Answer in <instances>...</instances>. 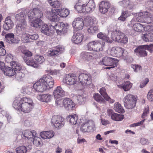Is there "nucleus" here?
<instances>
[{
    "label": "nucleus",
    "instance_id": "39",
    "mask_svg": "<svg viewBox=\"0 0 153 153\" xmlns=\"http://www.w3.org/2000/svg\"><path fill=\"white\" fill-rule=\"evenodd\" d=\"M142 39L146 42L153 41V33H149L145 34L142 36Z\"/></svg>",
    "mask_w": 153,
    "mask_h": 153
},
{
    "label": "nucleus",
    "instance_id": "4",
    "mask_svg": "<svg viewBox=\"0 0 153 153\" xmlns=\"http://www.w3.org/2000/svg\"><path fill=\"white\" fill-rule=\"evenodd\" d=\"M21 103V110L24 113L30 112L34 107V105L32 99L27 97L22 98L20 100Z\"/></svg>",
    "mask_w": 153,
    "mask_h": 153
},
{
    "label": "nucleus",
    "instance_id": "47",
    "mask_svg": "<svg viewBox=\"0 0 153 153\" xmlns=\"http://www.w3.org/2000/svg\"><path fill=\"white\" fill-rule=\"evenodd\" d=\"M22 52L23 54V55L22 56V57L24 60V57L27 59L31 56L33 55V53L27 50H23L22 51Z\"/></svg>",
    "mask_w": 153,
    "mask_h": 153
},
{
    "label": "nucleus",
    "instance_id": "13",
    "mask_svg": "<svg viewBox=\"0 0 153 153\" xmlns=\"http://www.w3.org/2000/svg\"><path fill=\"white\" fill-rule=\"evenodd\" d=\"M64 50L62 46H57L49 50L47 53V55L50 57H56L61 54Z\"/></svg>",
    "mask_w": 153,
    "mask_h": 153
},
{
    "label": "nucleus",
    "instance_id": "60",
    "mask_svg": "<svg viewBox=\"0 0 153 153\" xmlns=\"http://www.w3.org/2000/svg\"><path fill=\"white\" fill-rule=\"evenodd\" d=\"M147 98L150 101H153V89L149 90L147 95Z\"/></svg>",
    "mask_w": 153,
    "mask_h": 153
},
{
    "label": "nucleus",
    "instance_id": "42",
    "mask_svg": "<svg viewBox=\"0 0 153 153\" xmlns=\"http://www.w3.org/2000/svg\"><path fill=\"white\" fill-rule=\"evenodd\" d=\"M87 124L88 126V132L93 131L95 128V125L94 122L92 120H89Z\"/></svg>",
    "mask_w": 153,
    "mask_h": 153
},
{
    "label": "nucleus",
    "instance_id": "19",
    "mask_svg": "<svg viewBox=\"0 0 153 153\" xmlns=\"http://www.w3.org/2000/svg\"><path fill=\"white\" fill-rule=\"evenodd\" d=\"M110 7V4L108 2L103 1L99 4V10L102 14L107 13Z\"/></svg>",
    "mask_w": 153,
    "mask_h": 153
},
{
    "label": "nucleus",
    "instance_id": "11",
    "mask_svg": "<svg viewBox=\"0 0 153 153\" xmlns=\"http://www.w3.org/2000/svg\"><path fill=\"white\" fill-rule=\"evenodd\" d=\"M52 28H55L58 35H61L67 33L68 25L67 23L64 24L63 22H60L56 24L54 27L52 26Z\"/></svg>",
    "mask_w": 153,
    "mask_h": 153
},
{
    "label": "nucleus",
    "instance_id": "18",
    "mask_svg": "<svg viewBox=\"0 0 153 153\" xmlns=\"http://www.w3.org/2000/svg\"><path fill=\"white\" fill-rule=\"evenodd\" d=\"M27 25V23L25 22L23 23H20L17 24L16 30L18 35H22V37H24V34L26 31H25V29Z\"/></svg>",
    "mask_w": 153,
    "mask_h": 153
},
{
    "label": "nucleus",
    "instance_id": "30",
    "mask_svg": "<svg viewBox=\"0 0 153 153\" xmlns=\"http://www.w3.org/2000/svg\"><path fill=\"white\" fill-rule=\"evenodd\" d=\"M54 135V133L52 131H43L40 134L41 137L44 139L50 138L53 137Z\"/></svg>",
    "mask_w": 153,
    "mask_h": 153
},
{
    "label": "nucleus",
    "instance_id": "17",
    "mask_svg": "<svg viewBox=\"0 0 153 153\" xmlns=\"http://www.w3.org/2000/svg\"><path fill=\"white\" fill-rule=\"evenodd\" d=\"M65 92L63 90L61 86H58L55 89L53 94L55 98H59L65 96Z\"/></svg>",
    "mask_w": 153,
    "mask_h": 153
},
{
    "label": "nucleus",
    "instance_id": "44",
    "mask_svg": "<svg viewBox=\"0 0 153 153\" xmlns=\"http://www.w3.org/2000/svg\"><path fill=\"white\" fill-rule=\"evenodd\" d=\"M84 7L79 2L76 3L74 6L75 8L79 13H85V11H86V10L84 9Z\"/></svg>",
    "mask_w": 153,
    "mask_h": 153
},
{
    "label": "nucleus",
    "instance_id": "43",
    "mask_svg": "<svg viewBox=\"0 0 153 153\" xmlns=\"http://www.w3.org/2000/svg\"><path fill=\"white\" fill-rule=\"evenodd\" d=\"M98 29L97 26L94 23L91 25L88 29V32L91 34H93L96 33L98 32Z\"/></svg>",
    "mask_w": 153,
    "mask_h": 153
},
{
    "label": "nucleus",
    "instance_id": "21",
    "mask_svg": "<svg viewBox=\"0 0 153 153\" xmlns=\"http://www.w3.org/2000/svg\"><path fill=\"white\" fill-rule=\"evenodd\" d=\"M80 57L82 60L88 62L92 59L93 54L89 52H83L81 53Z\"/></svg>",
    "mask_w": 153,
    "mask_h": 153
},
{
    "label": "nucleus",
    "instance_id": "59",
    "mask_svg": "<svg viewBox=\"0 0 153 153\" xmlns=\"http://www.w3.org/2000/svg\"><path fill=\"white\" fill-rule=\"evenodd\" d=\"M14 34L12 33H10L6 34L5 36V38L7 42L9 43L12 39L14 37Z\"/></svg>",
    "mask_w": 153,
    "mask_h": 153
},
{
    "label": "nucleus",
    "instance_id": "62",
    "mask_svg": "<svg viewBox=\"0 0 153 153\" xmlns=\"http://www.w3.org/2000/svg\"><path fill=\"white\" fill-rule=\"evenodd\" d=\"M87 123L82 124L80 128V131L83 132H88Z\"/></svg>",
    "mask_w": 153,
    "mask_h": 153
},
{
    "label": "nucleus",
    "instance_id": "10",
    "mask_svg": "<svg viewBox=\"0 0 153 153\" xmlns=\"http://www.w3.org/2000/svg\"><path fill=\"white\" fill-rule=\"evenodd\" d=\"M65 122V119L60 116H53L51 120L52 126L54 128H57L63 127Z\"/></svg>",
    "mask_w": 153,
    "mask_h": 153
},
{
    "label": "nucleus",
    "instance_id": "7",
    "mask_svg": "<svg viewBox=\"0 0 153 153\" xmlns=\"http://www.w3.org/2000/svg\"><path fill=\"white\" fill-rule=\"evenodd\" d=\"M124 105L128 109H132L136 105V100L135 97L128 94L124 98Z\"/></svg>",
    "mask_w": 153,
    "mask_h": 153
},
{
    "label": "nucleus",
    "instance_id": "22",
    "mask_svg": "<svg viewBox=\"0 0 153 153\" xmlns=\"http://www.w3.org/2000/svg\"><path fill=\"white\" fill-rule=\"evenodd\" d=\"M23 136L27 139H33L36 135V132L33 130L31 131L28 130H26L22 133Z\"/></svg>",
    "mask_w": 153,
    "mask_h": 153
},
{
    "label": "nucleus",
    "instance_id": "35",
    "mask_svg": "<svg viewBox=\"0 0 153 153\" xmlns=\"http://www.w3.org/2000/svg\"><path fill=\"white\" fill-rule=\"evenodd\" d=\"M79 2L84 7L88 4V6H91L93 7L94 5V0H79Z\"/></svg>",
    "mask_w": 153,
    "mask_h": 153
},
{
    "label": "nucleus",
    "instance_id": "63",
    "mask_svg": "<svg viewBox=\"0 0 153 153\" xmlns=\"http://www.w3.org/2000/svg\"><path fill=\"white\" fill-rule=\"evenodd\" d=\"M131 67L134 69V71L137 72L142 70V68L140 65H131Z\"/></svg>",
    "mask_w": 153,
    "mask_h": 153
},
{
    "label": "nucleus",
    "instance_id": "31",
    "mask_svg": "<svg viewBox=\"0 0 153 153\" xmlns=\"http://www.w3.org/2000/svg\"><path fill=\"white\" fill-rule=\"evenodd\" d=\"M24 61L28 65L30 66L35 68H36L39 66V65L34 61V59L32 58L27 59L24 57Z\"/></svg>",
    "mask_w": 153,
    "mask_h": 153
},
{
    "label": "nucleus",
    "instance_id": "58",
    "mask_svg": "<svg viewBox=\"0 0 153 153\" xmlns=\"http://www.w3.org/2000/svg\"><path fill=\"white\" fill-rule=\"evenodd\" d=\"M147 14H146L145 16V19L143 23H147V24H149L152 23L153 20V16H147L146 17V15Z\"/></svg>",
    "mask_w": 153,
    "mask_h": 153
},
{
    "label": "nucleus",
    "instance_id": "12",
    "mask_svg": "<svg viewBox=\"0 0 153 153\" xmlns=\"http://www.w3.org/2000/svg\"><path fill=\"white\" fill-rule=\"evenodd\" d=\"M79 79L80 82L83 85H89L92 82L91 76L89 74H80L79 76Z\"/></svg>",
    "mask_w": 153,
    "mask_h": 153
},
{
    "label": "nucleus",
    "instance_id": "1",
    "mask_svg": "<svg viewBox=\"0 0 153 153\" xmlns=\"http://www.w3.org/2000/svg\"><path fill=\"white\" fill-rule=\"evenodd\" d=\"M54 84L53 79L49 75L44 76L33 85L37 91L42 92L47 89L52 88Z\"/></svg>",
    "mask_w": 153,
    "mask_h": 153
},
{
    "label": "nucleus",
    "instance_id": "51",
    "mask_svg": "<svg viewBox=\"0 0 153 153\" xmlns=\"http://www.w3.org/2000/svg\"><path fill=\"white\" fill-rule=\"evenodd\" d=\"M17 153H26L27 151V148L25 146H20L16 149Z\"/></svg>",
    "mask_w": 153,
    "mask_h": 153
},
{
    "label": "nucleus",
    "instance_id": "48",
    "mask_svg": "<svg viewBox=\"0 0 153 153\" xmlns=\"http://www.w3.org/2000/svg\"><path fill=\"white\" fill-rule=\"evenodd\" d=\"M77 100L78 103L80 105L83 104L85 103L86 99L83 95H79L77 96Z\"/></svg>",
    "mask_w": 153,
    "mask_h": 153
},
{
    "label": "nucleus",
    "instance_id": "45",
    "mask_svg": "<svg viewBox=\"0 0 153 153\" xmlns=\"http://www.w3.org/2000/svg\"><path fill=\"white\" fill-rule=\"evenodd\" d=\"M34 58L36 61L39 64H42L45 61V59L44 56L39 54L36 55Z\"/></svg>",
    "mask_w": 153,
    "mask_h": 153
},
{
    "label": "nucleus",
    "instance_id": "49",
    "mask_svg": "<svg viewBox=\"0 0 153 153\" xmlns=\"http://www.w3.org/2000/svg\"><path fill=\"white\" fill-rule=\"evenodd\" d=\"M21 103H20V100H16L13 102V106L16 109L19 110H21Z\"/></svg>",
    "mask_w": 153,
    "mask_h": 153
},
{
    "label": "nucleus",
    "instance_id": "5",
    "mask_svg": "<svg viewBox=\"0 0 153 153\" xmlns=\"http://www.w3.org/2000/svg\"><path fill=\"white\" fill-rule=\"evenodd\" d=\"M111 36L112 38L115 42L123 44H126L128 42V38L121 32L114 31Z\"/></svg>",
    "mask_w": 153,
    "mask_h": 153
},
{
    "label": "nucleus",
    "instance_id": "61",
    "mask_svg": "<svg viewBox=\"0 0 153 153\" xmlns=\"http://www.w3.org/2000/svg\"><path fill=\"white\" fill-rule=\"evenodd\" d=\"M149 107L148 105H147L145 107L143 112L142 115V118H145L147 116V115L149 114Z\"/></svg>",
    "mask_w": 153,
    "mask_h": 153
},
{
    "label": "nucleus",
    "instance_id": "36",
    "mask_svg": "<svg viewBox=\"0 0 153 153\" xmlns=\"http://www.w3.org/2000/svg\"><path fill=\"white\" fill-rule=\"evenodd\" d=\"M97 37L98 38L102 39L108 43H111L112 41L108 37H107L104 33L100 32L97 35Z\"/></svg>",
    "mask_w": 153,
    "mask_h": 153
},
{
    "label": "nucleus",
    "instance_id": "41",
    "mask_svg": "<svg viewBox=\"0 0 153 153\" xmlns=\"http://www.w3.org/2000/svg\"><path fill=\"white\" fill-rule=\"evenodd\" d=\"M114 109L116 112L119 113H122L124 112V109L121 104L118 102H116L114 104Z\"/></svg>",
    "mask_w": 153,
    "mask_h": 153
},
{
    "label": "nucleus",
    "instance_id": "16",
    "mask_svg": "<svg viewBox=\"0 0 153 153\" xmlns=\"http://www.w3.org/2000/svg\"><path fill=\"white\" fill-rule=\"evenodd\" d=\"M84 26L83 20L82 18L79 17L76 18L73 22V27L77 30L82 29Z\"/></svg>",
    "mask_w": 153,
    "mask_h": 153
},
{
    "label": "nucleus",
    "instance_id": "57",
    "mask_svg": "<svg viewBox=\"0 0 153 153\" xmlns=\"http://www.w3.org/2000/svg\"><path fill=\"white\" fill-rule=\"evenodd\" d=\"M128 16H129V14L127 12H123L121 16L118 18V19L122 21H124Z\"/></svg>",
    "mask_w": 153,
    "mask_h": 153
},
{
    "label": "nucleus",
    "instance_id": "32",
    "mask_svg": "<svg viewBox=\"0 0 153 153\" xmlns=\"http://www.w3.org/2000/svg\"><path fill=\"white\" fill-rule=\"evenodd\" d=\"M67 119L71 124L74 125L76 123L78 119L77 115L74 114L69 115L67 117Z\"/></svg>",
    "mask_w": 153,
    "mask_h": 153
},
{
    "label": "nucleus",
    "instance_id": "3",
    "mask_svg": "<svg viewBox=\"0 0 153 153\" xmlns=\"http://www.w3.org/2000/svg\"><path fill=\"white\" fill-rule=\"evenodd\" d=\"M35 21L33 22H30V25L34 27L40 28L42 33L48 36L51 35L53 33V30H51V27L44 23L42 20Z\"/></svg>",
    "mask_w": 153,
    "mask_h": 153
},
{
    "label": "nucleus",
    "instance_id": "55",
    "mask_svg": "<svg viewBox=\"0 0 153 153\" xmlns=\"http://www.w3.org/2000/svg\"><path fill=\"white\" fill-rule=\"evenodd\" d=\"M94 23L92 22L90 17H87L85 19V22L84 25L86 27L90 26L93 25Z\"/></svg>",
    "mask_w": 153,
    "mask_h": 153
},
{
    "label": "nucleus",
    "instance_id": "56",
    "mask_svg": "<svg viewBox=\"0 0 153 153\" xmlns=\"http://www.w3.org/2000/svg\"><path fill=\"white\" fill-rule=\"evenodd\" d=\"M105 43L104 42H102V43H101L98 41V44L97 45V48H96V51H102L103 50V48L105 45Z\"/></svg>",
    "mask_w": 153,
    "mask_h": 153
},
{
    "label": "nucleus",
    "instance_id": "52",
    "mask_svg": "<svg viewBox=\"0 0 153 153\" xmlns=\"http://www.w3.org/2000/svg\"><path fill=\"white\" fill-rule=\"evenodd\" d=\"M32 139L33 140V144H36V145L38 146L42 144V142L40 138L36 137V136L35 137H33V138Z\"/></svg>",
    "mask_w": 153,
    "mask_h": 153
},
{
    "label": "nucleus",
    "instance_id": "25",
    "mask_svg": "<svg viewBox=\"0 0 153 153\" xmlns=\"http://www.w3.org/2000/svg\"><path fill=\"white\" fill-rule=\"evenodd\" d=\"M24 37H26L28 40H33L37 39L39 36L37 34H33L30 31L26 30L25 33L24 34Z\"/></svg>",
    "mask_w": 153,
    "mask_h": 153
},
{
    "label": "nucleus",
    "instance_id": "6",
    "mask_svg": "<svg viewBox=\"0 0 153 153\" xmlns=\"http://www.w3.org/2000/svg\"><path fill=\"white\" fill-rule=\"evenodd\" d=\"M117 62V60L116 59L108 57H105L100 62L99 64L100 65L109 66L106 68V69H110L116 66Z\"/></svg>",
    "mask_w": 153,
    "mask_h": 153
},
{
    "label": "nucleus",
    "instance_id": "40",
    "mask_svg": "<svg viewBox=\"0 0 153 153\" xmlns=\"http://www.w3.org/2000/svg\"><path fill=\"white\" fill-rule=\"evenodd\" d=\"M111 118L113 120L116 121H120L124 118V116L122 114L114 113L111 116Z\"/></svg>",
    "mask_w": 153,
    "mask_h": 153
},
{
    "label": "nucleus",
    "instance_id": "9",
    "mask_svg": "<svg viewBox=\"0 0 153 153\" xmlns=\"http://www.w3.org/2000/svg\"><path fill=\"white\" fill-rule=\"evenodd\" d=\"M28 16L29 19H31L33 18L36 19L34 20L32 22H33L35 21L42 20L40 18L43 16V14L42 11L38 8H34L32 10H30L28 13Z\"/></svg>",
    "mask_w": 153,
    "mask_h": 153
},
{
    "label": "nucleus",
    "instance_id": "8",
    "mask_svg": "<svg viewBox=\"0 0 153 153\" xmlns=\"http://www.w3.org/2000/svg\"><path fill=\"white\" fill-rule=\"evenodd\" d=\"M152 46L151 45H147L138 46L134 50L135 53L138 56H145L147 55V53L146 51V50L149 51H151Z\"/></svg>",
    "mask_w": 153,
    "mask_h": 153
},
{
    "label": "nucleus",
    "instance_id": "29",
    "mask_svg": "<svg viewBox=\"0 0 153 153\" xmlns=\"http://www.w3.org/2000/svg\"><path fill=\"white\" fill-rule=\"evenodd\" d=\"M55 13L57 14L62 17H66L69 14V10L66 9H62L61 10L60 9H55Z\"/></svg>",
    "mask_w": 153,
    "mask_h": 153
},
{
    "label": "nucleus",
    "instance_id": "33",
    "mask_svg": "<svg viewBox=\"0 0 153 153\" xmlns=\"http://www.w3.org/2000/svg\"><path fill=\"white\" fill-rule=\"evenodd\" d=\"M10 65L16 72L19 71L22 69V66L18 62L15 61L10 62Z\"/></svg>",
    "mask_w": 153,
    "mask_h": 153
},
{
    "label": "nucleus",
    "instance_id": "23",
    "mask_svg": "<svg viewBox=\"0 0 153 153\" xmlns=\"http://www.w3.org/2000/svg\"><path fill=\"white\" fill-rule=\"evenodd\" d=\"M51 95L49 94L38 95L37 99L43 102H50L51 99Z\"/></svg>",
    "mask_w": 153,
    "mask_h": 153
},
{
    "label": "nucleus",
    "instance_id": "2",
    "mask_svg": "<svg viewBox=\"0 0 153 153\" xmlns=\"http://www.w3.org/2000/svg\"><path fill=\"white\" fill-rule=\"evenodd\" d=\"M110 53L111 55L126 59L129 62H131L133 60L132 58L128 55L127 51L119 47H113Z\"/></svg>",
    "mask_w": 153,
    "mask_h": 153
},
{
    "label": "nucleus",
    "instance_id": "28",
    "mask_svg": "<svg viewBox=\"0 0 153 153\" xmlns=\"http://www.w3.org/2000/svg\"><path fill=\"white\" fill-rule=\"evenodd\" d=\"M100 92L107 101H109L111 103H113L114 102V100L111 99L107 94L106 89L104 87H102L100 89Z\"/></svg>",
    "mask_w": 153,
    "mask_h": 153
},
{
    "label": "nucleus",
    "instance_id": "27",
    "mask_svg": "<svg viewBox=\"0 0 153 153\" xmlns=\"http://www.w3.org/2000/svg\"><path fill=\"white\" fill-rule=\"evenodd\" d=\"M26 18V15L25 14V12L20 13L16 14L15 16L16 19L21 23H24V22L26 23L25 21Z\"/></svg>",
    "mask_w": 153,
    "mask_h": 153
},
{
    "label": "nucleus",
    "instance_id": "26",
    "mask_svg": "<svg viewBox=\"0 0 153 153\" xmlns=\"http://www.w3.org/2000/svg\"><path fill=\"white\" fill-rule=\"evenodd\" d=\"M83 35L80 33H77L73 36L72 40L75 44L80 43L82 40Z\"/></svg>",
    "mask_w": 153,
    "mask_h": 153
},
{
    "label": "nucleus",
    "instance_id": "38",
    "mask_svg": "<svg viewBox=\"0 0 153 153\" xmlns=\"http://www.w3.org/2000/svg\"><path fill=\"white\" fill-rule=\"evenodd\" d=\"M145 26L139 23H136L133 25V28L136 31L141 32L144 30Z\"/></svg>",
    "mask_w": 153,
    "mask_h": 153
},
{
    "label": "nucleus",
    "instance_id": "64",
    "mask_svg": "<svg viewBox=\"0 0 153 153\" xmlns=\"http://www.w3.org/2000/svg\"><path fill=\"white\" fill-rule=\"evenodd\" d=\"M94 41H92L91 42H89L87 45V47L88 49V50L90 51L94 50Z\"/></svg>",
    "mask_w": 153,
    "mask_h": 153
},
{
    "label": "nucleus",
    "instance_id": "50",
    "mask_svg": "<svg viewBox=\"0 0 153 153\" xmlns=\"http://www.w3.org/2000/svg\"><path fill=\"white\" fill-rule=\"evenodd\" d=\"M137 14L138 16L136 19L137 21L138 22L143 23L146 15H144L143 13H137Z\"/></svg>",
    "mask_w": 153,
    "mask_h": 153
},
{
    "label": "nucleus",
    "instance_id": "34",
    "mask_svg": "<svg viewBox=\"0 0 153 153\" xmlns=\"http://www.w3.org/2000/svg\"><path fill=\"white\" fill-rule=\"evenodd\" d=\"M5 75L8 76H12L15 74L16 72L13 68L9 67H6L4 71Z\"/></svg>",
    "mask_w": 153,
    "mask_h": 153
},
{
    "label": "nucleus",
    "instance_id": "37",
    "mask_svg": "<svg viewBox=\"0 0 153 153\" xmlns=\"http://www.w3.org/2000/svg\"><path fill=\"white\" fill-rule=\"evenodd\" d=\"M132 86V84L129 81H127L122 85H120L119 87L122 88L125 91H127L129 90Z\"/></svg>",
    "mask_w": 153,
    "mask_h": 153
},
{
    "label": "nucleus",
    "instance_id": "24",
    "mask_svg": "<svg viewBox=\"0 0 153 153\" xmlns=\"http://www.w3.org/2000/svg\"><path fill=\"white\" fill-rule=\"evenodd\" d=\"M13 22L11 20L10 17H7L5 21V24L3 25V28L6 30L11 29L13 26Z\"/></svg>",
    "mask_w": 153,
    "mask_h": 153
},
{
    "label": "nucleus",
    "instance_id": "15",
    "mask_svg": "<svg viewBox=\"0 0 153 153\" xmlns=\"http://www.w3.org/2000/svg\"><path fill=\"white\" fill-rule=\"evenodd\" d=\"M63 104L65 109L68 110H73L75 108V104L68 98H65L63 100Z\"/></svg>",
    "mask_w": 153,
    "mask_h": 153
},
{
    "label": "nucleus",
    "instance_id": "46",
    "mask_svg": "<svg viewBox=\"0 0 153 153\" xmlns=\"http://www.w3.org/2000/svg\"><path fill=\"white\" fill-rule=\"evenodd\" d=\"M93 97L96 101L100 103H102L105 102L104 99L98 93L94 94Z\"/></svg>",
    "mask_w": 153,
    "mask_h": 153
},
{
    "label": "nucleus",
    "instance_id": "54",
    "mask_svg": "<svg viewBox=\"0 0 153 153\" xmlns=\"http://www.w3.org/2000/svg\"><path fill=\"white\" fill-rule=\"evenodd\" d=\"M91 6H88V4L84 8L86 10V11H85V13L91 12L94 10L95 9V3H94V5L93 7Z\"/></svg>",
    "mask_w": 153,
    "mask_h": 153
},
{
    "label": "nucleus",
    "instance_id": "14",
    "mask_svg": "<svg viewBox=\"0 0 153 153\" xmlns=\"http://www.w3.org/2000/svg\"><path fill=\"white\" fill-rule=\"evenodd\" d=\"M63 81L67 85H72L75 84L77 81V78L74 74H68L66 75Z\"/></svg>",
    "mask_w": 153,
    "mask_h": 153
},
{
    "label": "nucleus",
    "instance_id": "53",
    "mask_svg": "<svg viewBox=\"0 0 153 153\" xmlns=\"http://www.w3.org/2000/svg\"><path fill=\"white\" fill-rule=\"evenodd\" d=\"M15 74H16V78L18 80H21L25 76V74L21 71L16 72Z\"/></svg>",
    "mask_w": 153,
    "mask_h": 153
},
{
    "label": "nucleus",
    "instance_id": "20",
    "mask_svg": "<svg viewBox=\"0 0 153 153\" xmlns=\"http://www.w3.org/2000/svg\"><path fill=\"white\" fill-rule=\"evenodd\" d=\"M55 10H53V12H48L47 14V16L48 18L50 21L52 22H57L59 20V17L57 15L55 12Z\"/></svg>",
    "mask_w": 153,
    "mask_h": 153
}]
</instances>
